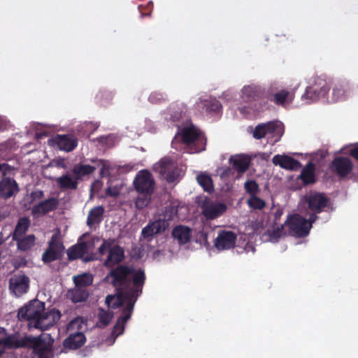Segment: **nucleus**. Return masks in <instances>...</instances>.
Listing matches in <instances>:
<instances>
[{"label": "nucleus", "mask_w": 358, "mask_h": 358, "mask_svg": "<svg viewBox=\"0 0 358 358\" xmlns=\"http://www.w3.org/2000/svg\"><path fill=\"white\" fill-rule=\"evenodd\" d=\"M111 279V285L117 291L116 295H108L106 297V305L113 309L124 306L125 302H136L143 292L145 282L144 270H136L131 266L120 264L111 270L104 278Z\"/></svg>", "instance_id": "obj_1"}, {"label": "nucleus", "mask_w": 358, "mask_h": 358, "mask_svg": "<svg viewBox=\"0 0 358 358\" xmlns=\"http://www.w3.org/2000/svg\"><path fill=\"white\" fill-rule=\"evenodd\" d=\"M148 100L151 103L160 104L167 100V96L159 92H153L150 94Z\"/></svg>", "instance_id": "obj_45"}, {"label": "nucleus", "mask_w": 358, "mask_h": 358, "mask_svg": "<svg viewBox=\"0 0 358 358\" xmlns=\"http://www.w3.org/2000/svg\"><path fill=\"white\" fill-rule=\"evenodd\" d=\"M82 328V322L80 318H75L67 325L68 331L76 330L75 332L69 334L68 337L64 341L63 346L67 350H77L81 348L86 341L85 334L80 331Z\"/></svg>", "instance_id": "obj_5"}, {"label": "nucleus", "mask_w": 358, "mask_h": 358, "mask_svg": "<svg viewBox=\"0 0 358 358\" xmlns=\"http://www.w3.org/2000/svg\"><path fill=\"white\" fill-rule=\"evenodd\" d=\"M294 98V92L287 90H281L274 94L267 96V100L278 106H284L286 102L292 103Z\"/></svg>", "instance_id": "obj_27"}, {"label": "nucleus", "mask_w": 358, "mask_h": 358, "mask_svg": "<svg viewBox=\"0 0 358 358\" xmlns=\"http://www.w3.org/2000/svg\"><path fill=\"white\" fill-rule=\"evenodd\" d=\"M30 280L23 272L13 275L9 280V289L15 296L20 297L27 293Z\"/></svg>", "instance_id": "obj_15"}, {"label": "nucleus", "mask_w": 358, "mask_h": 358, "mask_svg": "<svg viewBox=\"0 0 358 358\" xmlns=\"http://www.w3.org/2000/svg\"><path fill=\"white\" fill-rule=\"evenodd\" d=\"M19 192L16 181L11 178H4L0 180V197L9 199Z\"/></svg>", "instance_id": "obj_25"}, {"label": "nucleus", "mask_w": 358, "mask_h": 358, "mask_svg": "<svg viewBox=\"0 0 358 358\" xmlns=\"http://www.w3.org/2000/svg\"><path fill=\"white\" fill-rule=\"evenodd\" d=\"M330 90L326 80L321 78H316L313 83L307 87L301 99L306 101V103H310L326 97Z\"/></svg>", "instance_id": "obj_6"}, {"label": "nucleus", "mask_w": 358, "mask_h": 358, "mask_svg": "<svg viewBox=\"0 0 358 358\" xmlns=\"http://www.w3.org/2000/svg\"><path fill=\"white\" fill-rule=\"evenodd\" d=\"M93 275L88 273H85L73 277V282L76 287L86 288L93 283Z\"/></svg>", "instance_id": "obj_39"}, {"label": "nucleus", "mask_w": 358, "mask_h": 358, "mask_svg": "<svg viewBox=\"0 0 358 358\" xmlns=\"http://www.w3.org/2000/svg\"><path fill=\"white\" fill-rule=\"evenodd\" d=\"M9 169V166L7 164H0V177L4 176L6 174L7 171Z\"/></svg>", "instance_id": "obj_51"}, {"label": "nucleus", "mask_w": 358, "mask_h": 358, "mask_svg": "<svg viewBox=\"0 0 358 358\" xmlns=\"http://www.w3.org/2000/svg\"><path fill=\"white\" fill-rule=\"evenodd\" d=\"M150 195L143 194L142 196H138L136 200L135 205L136 207L141 210L146 207L150 203Z\"/></svg>", "instance_id": "obj_46"}, {"label": "nucleus", "mask_w": 358, "mask_h": 358, "mask_svg": "<svg viewBox=\"0 0 358 358\" xmlns=\"http://www.w3.org/2000/svg\"><path fill=\"white\" fill-rule=\"evenodd\" d=\"M353 167L351 158L343 156L336 157L329 165L331 172L339 178H346L352 173Z\"/></svg>", "instance_id": "obj_13"}, {"label": "nucleus", "mask_w": 358, "mask_h": 358, "mask_svg": "<svg viewBox=\"0 0 358 358\" xmlns=\"http://www.w3.org/2000/svg\"><path fill=\"white\" fill-rule=\"evenodd\" d=\"M134 185L136 190L140 194L151 195L155 189V182L152 173L144 169L137 173Z\"/></svg>", "instance_id": "obj_11"}, {"label": "nucleus", "mask_w": 358, "mask_h": 358, "mask_svg": "<svg viewBox=\"0 0 358 358\" xmlns=\"http://www.w3.org/2000/svg\"><path fill=\"white\" fill-rule=\"evenodd\" d=\"M317 213H314L313 214H311L309 217V219L307 220L308 221V224H310V228L312 227V224L313 223L317 220V216L316 215Z\"/></svg>", "instance_id": "obj_52"}, {"label": "nucleus", "mask_w": 358, "mask_h": 358, "mask_svg": "<svg viewBox=\"0 0 358 358\" xmlns=\"http://www.w3.org/2000/svg\"><path fill=\"white\" fill-rule=\"evenodd\" d=\"M272 162L274 165L286 170L296 171L301 167L299 161L285 155H275L272 159Z\"/></svg>", "instance_id": "obj_22"}, {"label": "nucleus", "mask_w": 358, "mask_h": 358, "mask_svg": "<svg viewBox=\"0 0 358 358\" xmlns=\"http://www.w3.org/2000/svg\"><path fill=\"white\" fill-rule=\"evenodd\" d=\"M283 214V211L280 208H278L275 213H273V224L274 225H278V222L280 219L281 216Z\"/></svg>", "instance_id": "obj_50"}, {"label": "nucleus", "mask_w": 358, "mask_h": 358, "mask_svg": "<svg viewBox=\"0 0 358 358\" xmlns=\"http://www.w3.org/2000/svg\"><path fill=\"white\" fill-rule=\"evenodd\" d=\"M61 244L56 241L55 236H52L48 243V248L43 252L42 260L44 263H51L61 258L60 251Z\"/></svg>", "instance_id": "obj_24"}, {"label": "nucleus", "mask_w": 358, "mask_h": 358, "mask_svg": "<svg viewBox=\"0 0 358 358\" xmlns=\"http://www.w3.org/2000/svg\"><path fill=\"white\" fill-rule=\"evenodd\" d=\"M244 189L245 192L250 195V196L257 195V194L259 192V185L254 180H248L245 181L244 183Z\"/></svg>", "instance_id": "obj_42"}, {"label": "nucleus", "mask_w": 358, "mask_h": 358, "mask_svg": "<svg viewBox=\"0 0 358 358\" xmlns=\"http://www.w3.org/2000/svg\"><path fill=\"white\" fill-rule=\"evenodd\" d=\"M59 201L57 198L51 197L35 205L31 209V214L35 217L43 216L56 210Z\"/></svg>", "instance_id": "obj_20"}, {"label": "nucleus", "mask_w": 358, "mask_h": 358, "mask_svg": "<svg viewBox=\"0 0 358 358\" xmlns=\"http://www.w3.org/2000/svg\"><path fill=\"white\" fill-rule=\"evenodd\" d=\"M247 203L250 208L256 210H262L266 206V202L257 195L250 196Z\"/></svg>", "instance_id": "obj_43"}, {"label": "nucleus", "mask_w": 358, "mask_h": 358, "mask_svg": "<svg viewBox=\"0 0 358 358\" xmlns=\"http://www.w3.org/2000/svg\"><path fill=\"white\" fill-rule=\"evenodd\" d=\"M30 224V220L28 217H20L11 234L12 239H17V237L26 236L25 234L28 231Z\"/></svg>", "instance_id": "obj_35"}, {"label": "nucleus", "mask_w": 358, "mask_h": 358, "mask_svg": "<svg viewBox=\"0 0 358 358\" xmlns=\"http://www.w3.org/2000/svg\"><path fill=\"white\" fill-rule=\"evenodd\" d=\"M350 88L347 82H338L332 87L331 99L329 101L331 103L343 101L350 96Z\"/></svg>", "instance_id": "obj_23"}, {"label": "nucleus", "mask_w": 358, "mask_h": 358, "mask_svg": "<svg viewBox=\"0 0 358 358\" xmlns=\"http://www.w3.org/2000/svg\"><path fill=\"white\" fill-rule=\"evenodd\" d=\"M285 224H281L280 226H278L276 228L273 229L272 231H268V235L271 241L274 242H278V239L284 235H286L287 233L285 231Z\"/></svg>", "instance_id": "obj_44"}, {"label": "nucleus", "mask_w": 358, "mask_h": 358, "mask_svg": "<svg viewBox=\"0 0 358 358\" xmlns=\"http://www.w3.org/2000/svg\"><path fill=\"white\" fill-rule=\"evenodd\" d=\"M31 348L38 354V358H46L43 353V341L40 337L21 336L19 332L8 334L3 327H0V356L6 349Z\"/></svg>", "instance_id": "obj_2"}, {"label": "nucleus", "mask_w": 358, "mask_h": 358, "mask_svg": "<svg viewBox=\"0 0 358 358\" xmlns=\"http://www.w3.org/2000/svg\"><path fill=\"white\" fill-rule=\"evenodd\" d=\"M202 213L208 220H214L221 216L226 210L227 206L219 202H213L206 199L202 204Z\"/></svg>", "instance_id": "obj_16"}, {"label": "nucleus", "mask_w": 358, "mask_h": 358, "mask_svg": "<svg viewBox=\"0 0 358 358\" xmlns=\"http://www.w3.org/2000/svg\"><path fill=\"white\" fill-rule=\"evenodd\" d=\"M113 239L104 240L98 249L101 255L108 252L107 258L103 262V265L108 268L120 265L125 259L124 248L119 245H113Z\"/></svg>", "instance_id": "obj_3"}, {"label": "nucleus", "mask_w": 358, "mask_h": 358, "mask_svg": "<svg viewBox=\"0 0 358 358\" xmlns=\"http://www.w3.org/2000/svg\"><path fill=\"white\" fill-rule=\"evenodd\" d=\"M30 197L32 200H39L44 197V192L43 190L38 189L36 191L31 192L30 194Z\"/></svg>", "instance_id": "obj_48"}, {"label": "nucleus", "mask_w": 358, "mask_h": 358, "mask_svg": "<svg viewBox=\"0 0 358 358\" xmlns=\"http://www.w3.org/2000/svg\"><path fill=\"white\" fill-rule=\"evenodd\" d=\"M90 260H91V259H85V262L90 261Z\"/></svg>", "instance_id": "obj_56"}, {"label": "nucleus", "mask_w": 358, "mask_h": 358, "mask_svg": "<svg viewBox=\"0 0 358 358\" xmlns=\"http://www.w3.org/2000/svg\"><path fill=\"white\" fill-rule=\"evenodd\" d=\"M57 183L62 189H76L78 182L75 176H71L69 173L64 174L57 178Z\"/></svg>", "instance_id": "obj_33"}, {"label": "nucleus", "mask_w": 358, "mask_h": 358, "mask_svg": "<svg viewBox=\"0 0 358 358\" xmlns=\"http://www.w3.org/2000/svg\"><path fill=\"white\" fill-rule=\"evenodd\" d=\"M106 194H107L108 195H110V196H115V194H113V193H112V192H111V190H110V188H108V189H107V191H106Z\"/></svg>", "instance_id": "obj_53"}, {"label": "nucleus", "mask_w": 358, "mask_h": 358, "mask_svg": "<svg viewBox=\"0 0 358 358\" xmlns=\"http://www.w3.org/2000/svg\"><path fill=\"white\" fill-rule=\"evenodd\" d=\"M45 310V303L37 299L30 301L27 304L20 308L17 317L20 321L36 322L39 320Z\"/></svg>", "instance_id": "obj_7"}, {"label": "nucleus", "mask_w": 358, "mask_h": 358, "mask_svg": "<svg viewBox=\"0 0 358 358\" xmlns=\"http://www.w3.org/2000/svg\"><path fill=\"white\" fill-rule=\"evenodd\" d=\"M87 250L88 248L86 242H78L67 250L68 258L69 260L80 259L87 252Z\"/></svg>", "instance_id": "obj_29"}, {"label": "nucleus", "mask_w": 358, "mask_h": 358, "mask_svg": "<svg viewBox=\"0 0 358 358\" xmlns=\"http://www.w3.org/2000/svg\"><path fill=\"white\" fill-rule=\"evenodd\" d=\"M61 318V313L58 310H52L43 312L39 320L35 322V327L42 330H47L56 324Z\"/></svg>", "instance_id": "obj_21"}, {"label": "nucleus", "mask_w": 358, "mask_h": 358, "mask_svg": "<svg viewBox=\"0 0 358 358\" xmlns=\"http://www.w3.org/2000/svg\"><path fill=\"white\" fill-rule=\"evenodd\" d=\"M283 133L284 130L281 124L270 121L257 124L252 132V136L257 140L262 139L268 134L277 136L278 138L275 140V142H277L280 139Z\"/></svg>", "instance_id": "obj_12"}, {"label": "nucleus", "mask_w": 358, "mask_h": 358, "mask_svg": "<svg viewBox=\"0 0 358 358\" xmlns=\"http://www.w3.org/2000/svg\"><path fill=\"white\" fill-rule=\"evenodd\" d=\"M138 8H139L140 12L141 13L142 15H150L153 9V3L152 1H150L148 3V4L145 6V13L141 10V6H138Z\"/></svg>", "instance_id": "obj_49"}, {"label": "nucleus", "mask_w": 358, "mask_h": 358, "mask_svg": "<svg viewBox=\"0 0 358 358\" xmlns=\"http://www.w3.org/2000/svg\"><path fill=\"white\" fill-rule=\"evenodd\" d=\"M96 170V167L89 164H76L72 170L71 173L75 176L76 179L81 180L83 177L90 176Z\"/></svg>", "instance_id": "obj_31"}, {"label": "nucleus", "mask_w": 358, "mask_h": 358, "mask_svg": "<svg viewBox=\"0 0 358 358\" xmlns=\"http://www.w3.org/2000/svg\"><path fill=\"white\" fill-rule=\"evenodd\" d=\"M329 199L320 192L310 193L306 197L308 209L315 213H320L328 206Z\"/></svg>", "instance_id": "obj_18"}, {"label": "nucleus", "mask_w": 358, "mask_h": 358, "mask_svg": "<svg viewBox=\"0 0 358 358\" xmlns=\"http://www.w3.org/2000/svg\"><path fill=\"white\" fill-rule=\"evenodd\" d=\"M315 165L312 162H308L302 169L299 178L306 185L315 182Z\"/></svg>", "instance_id": "obj_32"}, {"label": "nucleus", "mask_w": 358, "mask_h": 358, "mask_svg": "<svg viewBox=\"0 0 358 358\" xmlns=\"http://www.w3.org/2000/svg\"><path fill=\"white\" fill-rule=\"evenodd\" d=\"M199 104V108L208 113H219L222 108L221 103L215 99L201 101Z\"/></svg>", "instance_id": "obj_37"}, {"label": "nucleus", "mask_w": 358, "mask_h": 358, "mask_svg": "<svg viewBox=\"0 0 358 358\" xmlns=\"http://www.w3.org/2000/svg\"><path fill=\"white\" fill-rule=\"evenodd\" d=\"M126 306L122 311V315L118 317L113 330V334L116 336H118L123 334L124 331V327L127 321L131 318V314L134 310V301L125 302Z\"/></svg>", "instance_id": "obj_19"}, {"label": "nucleus", "mask_w": 358, "mask_h": 358, "mask_svg": "<svg viewBox=\"0 0 358 358\" xmlns=\"http://www.w3.org/2000/svg\"><path fill=\"white\" fill-rule=\"evenodd\" d=\"M113 317V313L110 311H106L103 308L99 309V312L98 314L99 322L101 326L105 327L109 324L112 318Z\"/></svg>", "instance_id": "obj_41"}, {"label": "nucleus", "mask_w": 358, "mask_h": 358, "mask_svg": "<svg viewBox=\"0 0 358 358\" xmlns=\"http://www.w3.org/2000/svg\"><path fill=\"white\" fill-rule=\"evenodd\" d=\"M180 138L181 141L187 145L192 144H200L203 145L206 144V138L203 134L193 124L185 127L181 129L180 133H178L173 140L172 141V145H173Z\"/></svg>", "instance_id": "obj_9"}, {"label": "nucleus", "mask_w": 358, "mask_h": 358, "mask_svg": "<svg viewBox=\"0 0 358 358\" xmlns=\"http://www.w3.org/2000/svg\"><path fill=\"white\" fill-rule=\"evenodd\" d=\"M237 239L236 234L231 231L221 230L214 241V246L218 250L234 248Z\"/></svg>", "instance_id": "obj_17"}, {"label": "nucleus", "mask_w": 358, "mask_h": 358, "mask_svg": "<svg viewBox=\"0 0 358 358\" xmlns=\"http://www.w3.org/2000/svg\"><path fill=\"white\" fill-rule=\"evenodd\" d=\"M242 98L245 102L258 101L255 104L254 109L257 111H262L266 108V101L264 99V92L258 85H251L245 86L242 90Z\"/></svg>", "instance_id": "obj_10"}, {"label": "nucleus", "mask_w": 358, "mask_h": 358, "mask_svg": "<svg viewBox=\"0 0 358 358\" xmlns=\"http://www.w3.org/2000/svg\"><path fill=\"white\" fill-rule=\"evenodd\" d=\"M166 213H171L168 219L159 218L149 222L148 224L143 228L141 236L143 239L151 241L155 236L162 234L169 228L170 225L169 222L173 220L171 214L176 215L177 210H175L173 207L166 208Z\"/></svg>", "instance_id": "obj_4"}, {"label": "nucleus", "mask_w": 358, "mask_h": 358, "mask_svg": "<svg viewBox=\"0 0 358 358\" xmlns=\"http://www.w3.org/2000/svg\"><path fill=\"white\" fill-rule=\"evenodd\" d=\"M16 242L17 249L20 251L26 252L29 250L36 242V236L34 234H29L13 239Z\"/></svg>", "instance_id": "obj_30"}, {"label": "nucleus", "mask_w": 358, "mask_h": 358, "mask_svg": "<svg viewBox=\"0 0 358 358\" xmlns=\"http://www.w3.org/2000/svg\"><path fill=\"white\" fill-rule=\"evenodd\" d=\"M3 236H2V233L0 232V245L3 243Z\"/></svg>", "instance_id": "obj_54"}, {"label": "nucleus", "mask_w": 358, "mask_h": 358, "mask_svg": "<svg viewBox=\"0 0 358 358\" xmlns=\"http://www.w3.org/2000/svg\"><path fill=\"white\" fill-rule=\"evenodd\" d=\"M196 180L205 192H211L213 191V180L210 176L206 173H201L197 176Z\"/></svg>", "instance_id": "obj_40"}, {"label": "nucleus", "mask_w": 358, "mask_h": 358, "mask_svg": "<svg viewBox=\"0 0 358 358\" xmlns=\"http://www.w3.org/2000/svg\"><path fill=\"white\" fill-rule=\"evenodd\" d=\"M69 296L74 303L83 302L87 300L89 292L86 288L76 287L69 292Z\"/></svg>", "instance_id": "obj_38"}, {"label": "nucleus", "mask_w": 358, "mask_h": 358, "mask_svg": "<svg viewBox=\"0 0 358 358\" xmlns=\"http://www.w3.org/2000/svg\"><path fill=\"white\" fill-rule=\"evenodd\" d=\"M204 150V148H199V149L197 150V151L199 152V151H201V150Z\"/></svg>", "instance_id": "obj_55"}, {"label": "nucleus", "mask_w": 358, "mask_h": 358, "mask_svg": "<svg viewBox=\"0 0 358 358\" xmlns=\"http://www.w3.org/2000/svg\"><path fill=\"white\" fill-rule=\"evenodd\" d=\"M104 208L101 206H96L92 208L87 216V224L92 227L94 224H99L103 219Z\"/></svg>", "instance_id": "obj_34"}, {"label": "nucleus", "mask_w": 358, "mask_h": 358, "mask_svg": "<svg viewBox=\"0 0 358 358\" xmlns=\"http://www.w3.org/2000/svg\"><path fill=\"white\" fill-rule=\"evenodd\" d=\"M230 162L239 173H243L248 170L250 159L245 155H238L234 158L231 157Z\"/></svg>", "instance_id": "obj_36"}, {"label": "nucleus", "mask_w": 358, "mask_h": 358, "mask_svg": "<svg viewBox=\"0 0 358 358\" xmlns=\"http://www.w3.org/2000/svg\"><path fill=\"white\" fill-rule=\"evenodd\" d=\"M284 224L288 228L289 235L298 238L306 237L310 230L307 220L299 214L289 215Z\"/></svg>", "instance_id": "obj_8"}, {"label": "nucleus", "mask_w": 358, "mask_h": 358, "mask_svg": "<svg viewBox=\"0 0 358 358\" xmlns=\"http://www.w3.org/2000/svg\"><path fill=\"white\" fill-rule=\"evenodd\" d=\"M192 233L190 227L179 224L173 227L171 236L180 245H185L190 241Z\"/></svg>", "instance_id": "obj_26"}, {"label": "nucleus", "mask_w": 358, "mask_h": 358, "mask_svg": "<svg viewBox=\"0 0 358 358\" xmlns=\"http://www.w3.org/2000/svg\"><path fill=\"white\" fill-rule=\"evenodd\" d=\"M153 170L158 172L169 183L174 182L178 177V169L169 158L162 159L158 164L154 165Z\"/></svg>", "instance_id": "obj_14"}, {"label": "nucleus", "mask_w": 358, "mask_h": 358, "mask_svg": "<svg viewBox=\"0 0 358 358\" xmlns=\"http://www.w3.org/2000/svg\"><path fill=\"white\" fill-rule=\"evenodd\" d=\"M27 260L26 259L25 257H18L15 259L13 265L15 268H19L24 267V266H27Z\"/></svg>", "instance_id": "obj_47"}, {"label": "nucleus", "mask_w": 358, "mask_h": 358, "mask_svg": "<svg viewBox=\"0 0 358 358\" xmlns=\"http://www.w3.org/2000/svg\"><path fill=\"white\" fill-rule=\"evenodd\" d=\"M55 140L58 148L66 152L72 151L78 145V140L73 135H57Z\"/></svg>", "instance_id": "obj_28"}]
</instances>
